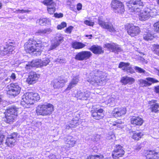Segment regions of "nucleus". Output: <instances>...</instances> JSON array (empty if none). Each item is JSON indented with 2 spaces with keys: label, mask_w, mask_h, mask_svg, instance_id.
I'll return each instance as SVG.
<instances>
[{
  "label": "nucleus",
  "mask_w": 159,
  "mask_h": 159,
  "mask_svg": "<svg viewBox=\"0 0 159 159\" xmlns=\"http://www.w3.org/2000/svg\"><path fill=\"white\" fill-rule=\"evenodd\" d=\"M126 5L130 12L138 13L139 19L141 21H145L150 17H153L157 13V10L153 4L147 5L143 11H141L143 6L141 0H131L126 3Z\"/></svg>",
  "instance_id": "1"
},
{
  "label": "nucleus",
  "mask_w": 159,
  "mask_h": 159,
  "mask_svg": "<svg viewBox=\"0 0 159 159\" xmlns=\"http://www.w3.org/2000/svg\"><path fill=\"white\" fill-rule=\"evenodd\" d=\"M41 41H36L33 39H30L24 44L26 52L30 53H34L36 56L40 54L42 51Z\"/></svg>",
  "instance_id": "2"
},
{
  "label": "nucleus",
  "mask_w": 159,
  "mask_h": 159,
  "mask_svg": "<svg viewBox=\"0 0 159 159\" xmlns=\"http://www.w3.org/2000/svg\"><path fill=\"white\" fill-rule=\"evenodd\" d=\"M40 99V96L37 93H26L22 96L21 105L25 108H28L31 105L34 104L35 101H38Z\"/></svg>",
  "instance_id": "3"
},
{
  "label": "nucleus",
  "mask_w": 159,
  "mask_h": 159,
  "mask_svg": "<svg viewBox=\"0 0 159 159\" xmlns=\"http://www.w3.org/2000/svg\"><path fill=\"white\" fill-rule=\"evenodd\" d=\"M97 73H95L93 72L90 74V76L93 75V74H95L94 76L91 80L89 79L88 81L90 84L93 85H101L103 83V81H107V76L104 75L105 74L102 71L99 70L97 71Z\"/></svg>",
  "instance_id": "4"
},
{
  "label": "nucleus",
  "mask_w": 159,
  "mask_h": 159,
  "mask_svg": "<svg viewBox=\"0 0 159 159\" xmlns=\"http://www.w3.org/2000/svg\"><path fill=\"white\" fill-rule=\"evenodd\" d=\"M54 110V106L51 104L45 102L38 106L36 109L38 115L46 116L51 114Z\"/></svg>",
  "instance_id": "5"
},
{
  "label": "nucleus",
  "mask_w": 159,
  "mask_h": 159,
  "mask_svg": "<svg viewBox=\"0 0 159 159\" xmlns=\"http://www.w3.org/2000/svg\"><path fill=\"white\" fill-rule=\"evenodd\" d=\"M21 87L18 83H12L8 85L5 88L7 96L10 98H14L20 93Z\"/></svg>",
  "instance_id": "6"
},
{
  "label": "nucleus",
  "mask_w": 159,
  "mask_h": 159,
  "mask_svg": "<svg viewBox=\"0 0 159 159\" xmlns=\"http://www.w3.org/2000/svg\"><path fill=\"white\" fill-rule=\"evenodd\" d=\"M49 58L46 57L43 59L42 61L41 59H37L33 60L31 62H29L26 64L25 68L29 70L33 67H39L47 66L50 62Z\"/></svg>",
  "instance_id": "7"
},
{
  "label": "nucleus",
  "mask_w": 159,
  "mask_h": 159,
  "mask_svg": "<svg viewBox=\"0 0 159 159\" xmlns=\"http://www.w3.org/2000/svg\"><path fill=\"white\" fill-rule=\"evenodd\" d=\"M111 7L115 13L122 14L125 11L124 5L123 3L117 0H113L111 3Z\"/></svg>",
  "instance_id": "8"
},
{
  "label": "nucleus",
  "mask_w": 159,
  "mask_h": 159,
  "mask_svg": "<svg viewBox=\"0 0 159 159\" xmlns=\"http://www.w3.org/2000/svg\"><path fill=\"white\" fill-rule=\"evenodd\" d=\"M98 23L102 28L106 29L110 32L114 33L116 31L112 23L110 21L103 20L102 17L98 18Z\"/></svg>",
  "instance_id": "9"
},
{
  "label": "nucleus",
  "mask_w": 159,
  "mask_h": 159,
  "mask_svg": "<svg viewBox=\"0 0 159 159\" xmlns=\"http://www.w3.org/2000/svg\"><path fill=\"white\" fill-rule=\"evenodd\" d=\"M92 55V53L91 52L84 51L77 53L75 58L76 60L82 61L89 59Z\"/></svg>",
  "instance_id": "10"
},
{
  "label": "nucleus",
  "mask_w": 159,
  "mask_h": 159,
  "mask_svg": "<svg viewBox=\"0 0 159 159\" xmlns=\"http://www.w3.org/2000/svg\"><path fill=\"white\" fill-rule=\"evenodd\" d=\"M67 81L66 79L63 76L60 77L54 80L51 84L54 89H59L64 86L65 84Z\"/></svg>",
  "instance_id": "11"
},
{
  "label": "nucleus",
  "mask_w": 159,
  "mask_h": 159,
  "mask_svg": "<svg viewBox=\"0 0 159 159\" xmlns=\"http://www.w3.org/2000/svg\"><path fill=\"white\" fill-rule=\"evenodd\" d=\"M127 32L131 37H134L140 33V30L139 26L129 24L127 28Z\"/></svg>",
  "instance_id": "12"
},
{
  "label": "nucleus",
  "mask_w": 159,
  "mask_h": 159,
  "mask_svg": "<svg viewBox=\"0 0 159 159\" xmlns=\"http://www.w3.org/2000/svg\"><path fill=\"white\" fill-rule=\"evenodd\" d=\"M12 43H7L6 46L3 47V49H1V53L4 55L12 54L15 52V48L12 45Z\"/></svg>",
  "instance_id": "13"
},
{
  "label": "nucleus",
  "mask_w": 159,
  "mask_h": 159,
  "mask_svg": "<svg viewBox=\"0 0 159 159\" xmlns=\"http://www.w3.org/2000/svg\"><path fill=\"white\" fill-rule=\"evenodd\" d=\"M125 153V151L120 145H116L112 152V155L114 159L119 158L122 157Z\"/></svg>",
  "instance_id": "14"
},
{
  "label": "nucleus",
  "mask_w": 159,
  "mask_h": 159,
  "mask_svg": "<svg viewBox=\"0 0 159 159\" xmlns=\"http://www.w3.org/2000/svg\"><path fill=\"white\" fill-rule=\"evenodd\" d=\"M18 134L14 132L10 135H8L6 139V144L10 147L14 146L17 138Z\"/></svg>",
  "instance_id": "15"
},
{
  "label": "nucleus",
  "mask_w": 159,
  "mask_h": 159,
  "mask_svg": "<svg viewBox=\"0 0 159 159\" xmlns=\"http://www.w3.org/2000/svg\"><path fill=\"white\" fill-rule=\"evenodd\" d=\"M91 93L89 91L87 90L83 92L80 90H78L75 94V97L78 99L81 100H87L89 98Z\"/></svg>",
  "instance_id": "16"
},
{
  "label": "nucleus",
  "mask_w": 159,
  "mask_h": 159,
  "mask_svg": "<svg viewBox=\"0 0 159 159\" xmlns=\"http://www.w3.org/2000/svg\"><path fill=\"white\" fill-rule=\"evenodd\" d=\"M91 115L93 119L98 120L102 119L104 116L103 109L98 108H96L94 111H92Z\"/></svg>",
  "instance_id": "17"
},
{
  "label": "nucleus",
  "mask_w": 159,
  "mask_h": 159,
  "mask_svg": "<svg viewBox=\"0 0 159 159\" xmlns=\"http://www.w3.org/2000/svg\"><path fill=\"white\" fill-rule=\"evenodd\" d=\"M105 47L107 48L110 51L114 52L115 53H118L119 52H120L122 51V49L118 45L115 43H107L105 44Z\"/></svg>",
  "instance_id": "18"
},
{
  "label": "nucleus",
  "mask_w": 159,
  "mask_h": 159,
  "mask_svg": "<svg viewBox=\"0 0 159 159\" xmlns=\"http://www.w3.org/2000/svg\"><path fill=\"white\" fill-rule=\"evenodd\" d=\"M39 77V75L35 72L31 71L27 79V82L30 84H34L36 82Z\"/></svg>",
  "instance_id": "19"
},
{
  "label": "nucleus",
  "mask_w": 159,
  "mask_h": 159,
  "mask_svg": "<svg viewBox=\"0 0 159 159\" xmlns=\"http://www.w3.org/2000/svg\"><path fill=\"white\" fill-rule=\"evenodd\" d=\"M126 111V109L125 107H117L114 109L112 112V114L114 117L117 118L125 115Z\"/></svg>",
  "instance_id": "20"
},
{
  "label": "nucleus",
  "mask_w": 159,
  "mask_h": 159,
  "mask_svg": "<svg viewBox=\"0 0 159 159\" xmlns=\"http://www.w3.org/2000/svg\"><path fill=\"white\" fill-rule=\"evenodd\" d=\"M118 67L124 71L127 72V73H130L132 74L134 72V70L129 63L121 62L119 63Z\"/></svg>",
  "instance_id": "21"
},
{
  "label": "nucleus",
  "mask_w": 159,
  "mask_h": 159,
  "mask_svg": "<svg viewBox=\"0 0 159 159\" xmlns=\"http://www.w3.org/2000/svg\"><path fill=\"white\" fill-rule=\"evenodd\" d=\"M66 145L64 146L66 150H68L69 148L73 147L75 144V140L71 136H68L67 138H64Z\"/></svg>",
  "instance_id": "22"
},
{
  "label": "nucleus",
  "mask_w": 159,
  "mask_h": 159,
  "mask_svg": "<svg viewBox=\"0 0 159 159\" xmlns=\"http://www.w3.org/2000/svg\"><path fill=\"white\" fill-rule=\"evenodd\" d=\"M147 80L143 79L140 80L139 82L141 86H146L150 85L152 83H156L158 82V81L153 78L148 77L146 79Z\"/></svg>",
  "instance_id": "23"
},
{
  "label": "nucleus",
  "mask_w": 159,
  "mask_h": 159,
  "mask_svg": "<svg viewBox=\"0 0 159 159\" xmlns=\"http://www.w3.org/2000/svg\"><path fill=\"white\" fill-rule=\"evenodd\" d=\"M55 39L54 43H52L49 48L50 50H52L55 48L60 45L63 40L61 34H57Z\"/></svg>",
  "instance_id": "24"
},
{
  "label": "nucleus",
  "mask_w": 159,
  "mask_h": 159,
  "mask_svg": "<svg viewBox=\"0 0 159 159\" xmlns=\"http://www.w3.org/2000/svg\"><path fill=\"white\" fill-rule=\"evenodd\" d=\"M52 29L51 28H48L44 29H40L38 30L35 33L37 35H40L42 36H46L51 33Z\"/></svg>",
  "instance_id": "25"
},
{
  "label": "nucleus",
  "mask_w": 159,
  "mask_h": 159,
  "mask_svg": "<svg viewBox=\"0 0 159 159\" xmlns=\"http://www.w3.org/2000/svg\"><path fill=\"white\" fill-rule=\"evenodd\" d=\"M147 159H157L159 158V152L154 150H150L147 152L146 155Z\"/></svg>",
  "instance_id": "26"
},
{
  "label": "nucleus",
  "mask_w": 159,
  "mask_h": 159,
  "mask_svg": "<svg viewBox=\"0 0 159 159\" xmlns=\"http://www.w3.org/2000/svg\"><path fill=\"white\" fill-rule=\"evenodd\" d=\"M130 122L134 126H141L143 124V120L139 116H133L130 119Z\"/></svg>",
  "instance_id": "27"
},
{
  "label": "nucleus",
  "mask_w": 159,
  "mask_h": 159,
  "mask_svg": "<svg viewBox=\"0 0 159 159\" xmlns=\"http://www.w3.org/2000/svg\"><path fill=\"white\" fill-rule=\"evenodd\" d=\"M89 49L95 54H100L103 53L102 48L101 46L98 45H93Z\"/></svg>",
  "instance_id": "28"
},
{
  "label": "nucleus",
  "mask_w": 159,
  "mask_h": 159,
  "mask_svg": "<svg viewBox=\"0 0 159 159\" xmlns=\"http://www.w3.org/2000/svg\"><path fill=\"white\" fill-rule=\"evenodd\" d=\"M79 79L80 77L78 75L74 76L66 90H69L73 88L77 84L79 81Z\"/></svg>",
  "instance_id": "29"
},
{
  "label": "nucleus",
  "mask_w": 159,
  "mask_h": 159,
  "mask_svg": "<svg viewBox=\"0 0 159 159\" xmlns=\"http://www.w3.org/2000/svg\"><path fill=\"white\" fill-rule=\"evenodd\" d=\"M135 81L134 78L127 76L123 77L121 78L120 81L123 84H133Z\"/></svg>",
  "instance_id": "30"
},
{
  "label": "nucleus",
  "mask_w": 159,
  "mask_h": 159,
  "mask_svg": "<svg viewBox=\"0 0 159 159\" xmlns=\"http://www.w3.org/2000/svg\"><path fill=\"white\" fill-rule=\"evenodd\" d=\"M5 116V121L9 124H11L15 121L16 118V116L15 115H10L6 113Z\"/></svg>",
  "instance_id": "31"
},
{
  "label": "nucleus",
  "mask_w": 159,
  "mask_h": 159,
  "mask_svg": "<svg viewBox=\"0 0 159 159\" xmlns=\"http://www.w3.org/2000/svg\"><path fill=\"white\" fill-rule=\"evenodd\" d=\"M149 104L152 107V111L156 113L158 111V109L159 108V104L156 102L155 100H152L150 101Z\"/></svg>",
  "instance_id": "32"
},
{
  "label": "nucleus",
  "mask_w": 159,
  "mask_h": 159,
  "mask_svg": "<svg viewBox=\"0 0 159 159\" xmlns=\"http://www.w3.org/2000/svg\"><path fill=\"white\" fill-rule=\"evenodd\" d=\"M79 120H73L70 122L68 124H67L65 125L66 129H69L70 128H75L77 125H79Z\"/></svg>",
  "instance_id": "33"
},
{
  "label": "nucleus",
  "mask_w": 159,
  "mask_h": 159,
  "mask_svg": "<svg viewBox=\"0 0 159 159\" xmlns=\"http://www.w3.org/2000/svg\"><path fill=\"white\" fill-rule=\"evenodd\" d=\"M36 23L41 25H49L51 23V20L47 18H40L36 21Z\"/></svg>",
  "instance_id": "34"
},
{
  "label": "nucleus",
  "mask_w": 159,
  "mask_h": 159,
  "mask_svg": "<svg viewBox=\"0 0 159 159\" xmlns=\"http://www.w3.org/2000/svg\"><path fill=\"white\" fill-rule=\"evenodd\" d=\"M72 47L75 49H79L84 48L86 45L80 42L75 41L72 42Z\"/></svg>",
  "instance_id": "35"
},
{
  "label": "nucleus",
  "mask_w": 159,
  "mask_h": 159,
  "mask_svg": "<svg viewBox=\"0 0 159 159\" xmlns=\"http://www.w3.org/2000/svg\"><path fill=\"white\" fill-rule=\"evenodd\" d=\"M18 109V108L15 106H11L7 109L6 113L10 115H15L16 116L17 114Z\"/></svg>",
  "instance_id": "36"
},
{
  "label": "nucleus",
  "mask_w": 159,
  "mask_h": 159,
  "mask_svg": "<svg viewBox=\"0 0 159 159\" xmlns=\"http://www.w3.org/2000/svg\"><path fill=\"white\" fill-rule=\"evenodd\" d=\"M143 38L145 40L149 41L152 40L154 39V36L150 32H146L143 35Z\"/></svg>",
  "instance_id": "37"
},
{
  "label": "nucleus",
  "mask_w": 159,
  "mask_h": 159,
  "mask_svg": "<svg viewBox=\"0 0 159 159\" xmlns=\"http://www.w3.org/2000/svg\"><path fill=\"white\" fill-rule=\"evenodd\" d=\"M104 158L103 156L101 154L90 155L87 157V159H103Z\"/></svg>",
  "instance_id": "38"
},
{
  "label": "nucleus",
  "mask_w": 159,
  "mask_h": 159,
  "mask_svg": "<svg viewBox=\"0 0 159 159\" xmlns=\"http://www.w3.org/2000/svg\"><path fill=\"white\" fill-rule=\"evenodd\" d=\"M106 102L109 106H113L115 105V99L113 97H110Z\"/></svg>",
  "instance_id": "39"
},
{
  "label": "nucleus",
  "mask_w": 159,
  "mask_h": 159,
  "mask_svg": "<svg viewBox=\"0 0 159 159\" xmlns=\"http://www.w3.org/2000/svg\"><path fill=\"white\" fill-rule=\"evenodd\" d=\"M134 69L137 72H138L141 74L146 75L147 73L143 69L138 66H135Z\"/></svg>",
  "instance_id": "40"
},
{
  "label": "nucleus",
  "mask_w": 159,
  "mask_h": 159,
  "mask_svg": "<svg viewBox=\"0 0 159 159\" xmlns=\"http://www.w3.org/2000/svg\"><path fill=\"white\" fill-rule=\"evenodd\" d=\"M143 134L141 132L138 133H136L133 134L132 136V138L135 140H138L139 139L141 138Z\"/></svg>",
  "instance_id": "41"
},
{
  "label": "nucleus",
  "mask_w": 159,
  "mask_h": 159,
  "mask_svg": "<svg viewBox=\"0 0 159 159\" xmlns=\"http://www.w3.org/2000/svg\"><path fill=\"white\" fill-rule=\"evenodd\" d=\"M47 9L48 13L50 14H52L55 12L56 10V6L47 7Z\"/></svg>",
  "instance_id": "42"
},
{
  "label": "nucleus",
  "mask_w": 159,
  "mask_h": 159,
  "mask_svg": "<svg viewBox=\"0 0 159 159\" xmlns=\"http://www.w3.org/2000/svg\"><path fill=\"white\" fill-rule=\"evenodd\" d=\"M115 136L114 133L112 132H109L107 135V139L111 140L115 139Z\"/></svg>",
  "instance_id": "43"
},
{
  "label": "nucleus",
  "mask_w": 159,
  "mask_h": 159,
  "mask_svg": "<svg viewBox=\"0 0 159 159\" xmlns=\"http://www.w3.org/2000/svg\"><path fill=\"white\" fill-rule=\"evenodd\" d=\"M66 26V23L64 22L61 23L60 25H59L57 26V28L59 30H61L62 28H65Z\"/></svg>",
  "instance_id": "44"
},
{
  "label": "nucleus",
  "mask_w": 159,
  "mask_h": 159,
  "mask_svg": "<svg viewBox=\"0 0 159 159\" xmlns=\"http://www.w3.org/2000/svg\"><path fill=\"white\" fill-rule=\"evenodd\" d=\"M14 12H16L17 13H24L26 12H29V11L28 10H15L14 11Z\"/></svg>",
  "instance_id": "45"
},
{
  "label": "nucleus",
  "mask_w": 159,
  "mask_h": 159,
  "mask_svg": "<svg viewBox=\"0 0 159 159\" xmlns=\"http://www.w3.org/2000/svg\"><path fill=\"white\" fill-rule=\"evenodd\" d=\"M84 23L86 25L89 26H93L94 24L93 22L87 20H84Z\"/></svg>",
  "instance_id": "46"
},
{
  "label": "nucleus",
  "mask_w": 159,
  "mask_h": 159,
  "mask_svg": "<svg viewBox=\"0 0 159 159\" xmlns=\"http://www.w3.org/2000/svg\"><path fill=\"white\" fill-rule=\"evenodd\" d=\"M154 26L155 31L159 32V21L155 23L154 25Z\"/></svg>",
  "instance_id": "47"
},
{
  "label": "nucleus",
  "mask_w": 159,
  "mask_h": 159,
  "mask_svg": "<svg viewBox=\"0 0 159 159\" xmlns=\"http://www.w3.org/2000/svg\"><path fill=\"white\" fill-rule=\"evenodd\" d=\"M73 28V27L72 26H69L66 29L65 31L66 33L68 34L71 33Z\"/></svg>",
  "instance_id": "48"
},
{
  "label": "nucleus",
  "mask_w": 159,
  "mask_h": 159,
  "mask_svg": "<svg viewBox=\"0 0 159 159\" xmlns=\"http://www.w3.org/2000/svg\"><path fill=\"white\" fill-rule=\"evenodd\" d=\"M154 51L159 56V45H156L155 46Z\"/></svg>",
  "instance_id": "49"
},
{
  "label": "nucleus",
  "mask_w": 159,
  "mask_h": 159,
  "mask_svg": "<svg viewBox=\"0 0 159 159\" xmlns=\"http://www.w3.org/2000/svg\"><path fill=\"white\" fill-rule=\"evenodd\" d=\"M10 79L11 80H12L13 81H15L16 80V74L14 73H12L11 74V75L10 76Z\"/></svg>",
  "instance_id": "50"
},
{
  "label": "nucleus",
  "mask_w": 159,
  "mask_h": 159,
  "mask_svg": "<svg viewBox=\"0 0 159 159\" xmlns=\"http://www.w3.org/2000/svg\"><path fill=\"white\" fill-rule=\"evenodd\" d=\"M141 148V146L140 143H138L136 145L135 147V150L136 151H138Z\"/></svg>",
  "instance_id": "51"
},
{
  "label": "nucleus",
  "mask_w": 159,
  "mask_h": 159,
  "mask_svg": "<svg viewBox=\"0 0 159 159\" xmlns=\"http://www.w3.org/2000/svg\"><path fill=\"white\" fill-rule=\"evenodd\" d=\"M54 16L55 17L57 18L62 17L63 16V14L61 13H55L54 14Z\"/></svg>",
  "instance_id": "52"
},
{
  "label": "nucleus",
  "mask_w": 159,
  "mask_h": 159,
  "mask_svg": "<svg viewBox=\"0 0 159 159\" xmlns=\"http://www.w3.org/2000/svg\"><path fill=\"white\" fill-rule=\"evenodd\" d=\"M56 61L60 64H61L65 63V60L64 59H57L56 60Z\"/></svg>",
  "instance_id": "53"
},
{
  "label": "nucleus",
  "mask_w": 159,
  "mask_h": 159,
  "mask_svg": "<svg viewBox=\"0 0 159 159\" xmlns=\"http://www.w3.org/2000/svg\"><path fill=\"white\" fill-rule=\"evenodd\" d=\"M4 139H5L4 136L1 133H0V145L2 144Z\"/></svg>",
  "instance_id": "54"
},
{
  "label": "nucleus",
  "mask_w": 159,
  "mask_h": 159,
  "mask_svg": "<svg viewBox=\"0 0 159 159\" xmlns=\"http://www.w3.org/2000/svg\"><path fill=\"white\" fill-rule=\"evenodd\" d=\"M82 5L80 3H78L77 5V9L80 11L82 9Z\"/></svg>",
  "instance_id": "55"
},
{
  "label": "nucleus",
  "mask_w": 159,
  "mask_h": 159,
  "mask_svg": "<svg viewBox=\"0 0 159 159\" xmlns=\"http://www.w3.org/2000/svg\"><path fill=\"white\" fill-rule=\"evenodd\" d=\"M49 159H57L55 155H50L49 157Z\"/></svg>",
  "instance_id": "56"
},
{
  "label": "nucleus",
  "mask_w": 159,
  "mask_h": 159,
  "mask_svg": "<svg viewBox=\"0 0 159 159\" xmlns=\"http://www.w3.org/2000/svg\"><path fill=\"white\" fill-rule=\"evenodd\" d=\"M155 90L156 93H159V86L155 87Z\"/></svg>",
  "instance_id": "57"
},
{
  "label": "nucleus",
  "mask_w": 159,
  "mask_h": 159,
  "mask_svg": "<svg viewBox=\"0 0 159 159\" xmlns=\"http://www.w3.org/2000/svg\"><path fill=\"white\" fill-rule=\"evenodd\" d=\"M7 159H16V158L13 156L11 155Z\"/></svg>",
  "instance_id": "58"
},
{
  "label": "nucleus",
  "mask_w": 159,
  "mask_h": 159,
  "mask_svg": "<svg viewBox=\"0 0 159 159\" xmlns=\"http://www.w3.org/2000/svg\"><path fill=\"white\" fill-rule=\"evenodd\" d=\"M120 124L119 123L114 124L113 125L116 126L117 127L120 128L121 127Z\"/></svg>",
  "instance_id": "59"
},
{
  "label": "nucleus",
  "mask_w": 159,
  "mask_h": 159,
  "mask_svg": "<svg viewBox=\"0 0 159 159\" xmlns=\"http://www.w3.org/2000/svg\"><path fill=\"white\" fill-rule=\"evenodd\" d=\"M10 81H11L10 79L8 78L4 80L5 82H6V83L7 81L10 82Z\"/></svg>",
  "instance_id": "60"
},
{
  "label": "nucleus",
  "mask_w": 159,
  "mask_h": 159,
  "mask_svg": "<svg viewBox=\"0 0 159 159\" xmlns=\"http://www.w3.org/2000/svg\"><path fill=\"white\" fill-rule=\"evenodd\" d=\"M18 17L19 19H20L21 20H23V19H25V17L24 16H19Z\"/></svg>",
  "instance_id": "61"
},
{
  "label": "nucleus",
  "mask_w": 159,
  "mask_h": 159,
  "mask_svg": "<svg viewBox=\"0 0 159 159\" xmlns=\"http://www.w3.org/2000/svg\"><path fill=\"white\" fill-rule=\"evenodd\" d=\"M2 101V97L1 95H0V104Z\"/></svg>",
  "instance_id": "62"
},
{
  "label": "nucleus",
  "mask_w": 159,
  "mask_h": 159,
  "mask_svg": "<svg viewBox=\"0 0 159 159\" xmlns=\"http://www.w3.org/2000/svg\"><path fill=\"white\" fill-rule=\"evenodd\" d=\"M86 37H88V36H90V37L89 38V39H91V37H92V35H86Z\"/></svg>",
  "instance_id": "63"
},
{
  "label": "nucleus",
  "mask_w": 159,
  "mask_h": 159,
  "mask_svg": "<svg viewBox=\"0 0 159 159\" xmlns=\"http://www.w3.org/2000/svg\"><path fill=\"white\" fill-rule=\"evenodd\" d=\"M2 7V4L1 2H0V9H1Z\"/></svg>",
  "instance_id": "64"
}]
</instances>
